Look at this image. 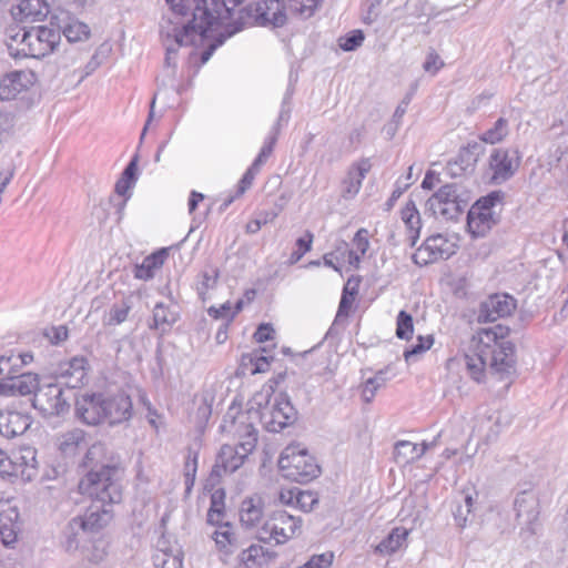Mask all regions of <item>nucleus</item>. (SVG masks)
<instances>
[{"instance_id": "ea45409f", "label": "nucleus", "mask_w": 568, "mask_h": 568, "mask_svg": "<svg viewBox=\"0 0 568 568\" xmlns=\"http://www.w3.org/2000/svg\"><path fill=\"white\" fill-rule=\"evenodd\" d=\"M509 133L508 120L499 118L493 125V128L486 130L480 136V141L489 144H496L501 142Z\"/></svg>"}, {"instance_id": "4d7b16f0", "label": "nucleus", "mask_w": 568, "mask_h": 568, "mask_svg": "<svg viewBox=\"0 0 568 568\" xmlns=\"http://www.w3.org/2000/svg\"><path fill=\"white\" fill-rule=\"evenodd\" d=\"M292 8L305 17H311L323 0H291Z\"/></svg>"}, {"instance_id": "e2e57ef3", "label": "nucleus", "mask_w": 568, "mask_h": 568, "mask_svg": "<svg viewBox=\"0 0 568 568\" xmlns=\"http://www.w3.org/2000/svg\"><path fill=\"white\" fill-rule=\"evenodd\" d=\"M12 465V456H8L6 452L0 449V476L11 477L14 470Z\"/></svg>"}, {"instance_id": "680f3d73", "label": "nucleus", "mask_w": 568, "mask_h": 568, "mask_svg": "<svg viewBox=\"0 0 568 568\" xmlns=\"http://www.w3.org/2000/svg\"><path fill=\"white\" fill-rule=\"evenodd\" d=\"M257 172L258 171L254 170L251 166L246 170L243 178L239 182L236 196L242 195L248 187H251Z\"/></svg>"}, {"instance_id": "9b49d317", "label": "nucleus", "mask_w": 568, "mask_h": 568, "mask_svg": "<svg viewBox=\"0 0 568 568\" xmlns=\"http://www.w3.org/2000/svg\"><path fill=\"white\" fill-rule=\"evenodd\" d=\"M32 405L44 416H60L70 408L62 386L57 383L41 385L33 396Z\"/></svg>"}, {"instance_id": "de8ad7c7", "label": "nucleus", "mask_w": 568, "mask_h": 568, "mask_svg": "<svg viewBox=\"0 0 568 568\" xmlns=\"http://www.w3.org/2000/svg\"><path fill=\"white\" fill-rule=\"evenodd\" d=\"M364 34L361 30H354L345 37L339 38L338 43L342 50L353 51L362 45Z\"/></svg>"}, {"instance_id": "473e14b6", "label": "nucleus", "mask_w": 568, "mask_h": 568, "mask_svg": "<svg viewBox=\"0 0 568 568\" xmlns=\"http://www.w3.org/2000/svg\"><path fill=\"white\" fill-rule=\"evenodd\" d=\"M409 531L405 527H395L376 547L375 551L381 555H392L397 551L406 541Z\"/></svg>"}, {"instance_id": "4c0bfd02", "label": "nucleus", "mask_w": 568, "mask_h": 568, "mask_svg": "<svg viewBox=\"0 0 568 568\" xmlns=\"http://www.w3.org/2000/svg\"><path fill=\"white\" fill-rule=\"evenodd\" d=\"M419 446L407 440L397 442L395 445L394 456L398 464H409L418 460Z\"/></svg>"}, {"instance_id": "20e7f679", "label": "nucleus", "mask_w": 568, "mask_h": 568, "mask_svg": "<svg viewBox=\"0 0 568 568\" xmlns=\"http://www.w3.org/2000/svg\"><path fill=\"white\" fill-rule=\"evenodd\" d=\"M278 468L288 480L306 484L317 478L321 467L306 449L300 446H287L280 455Z\"/></svg>"}, {"instance_id": "864d4df0", "label": "nucleus", "mask_w": 568, "mask_h": 568, "mask_svg": "<svg viewBox=\"0 0 568 568\" xmlns=\"http://www.w3.org/2000/svg\"><path fill=\"white\" fill-rule=\"evenodd\" d=\"M445 65L442 58L436 53L435 50H430L427 55L426 60L423 63V69L425 72L430 74H436Z\"/></svg>"}, {"instance_id": "ddd939ff", "label": "nucleus", "mask_w": 568, "mask_h": 568, "mask_svg": "<svg viewBox=\"0 0 568 568\" xmlns=\"http://www.w3.org/2000/svg\"><path fill=\"white\" fill-rule=\"evenodd\" d=\"M520 156L517 150L495 149L489 156V168L493 181L503 183L509 180L518 170Z\"/></svg>"}, {"instance_id": "603ef678", "label": "nucleus", "mask_w": 568, "mask_h": 568, "mask_svg": "<svg viewBox=\"0 0 568 568\" xmlns=\"http://www.w3.org/2000/svg\"><path fill=\"white\" fill-rule=\"evenodd\" d=\"M17 367L14 356H0V381L12 378L17 373Z\"/></svg>"}, {"instance_id": "2f4dec72", "label": "nucleus", "mask_w": 568, "mask_h": 568, "mask_svg": "<svg viewBox=\"0 0 568 568\" xmlns=\"http://www.w3.org/2000/svg\"><path fill=\"white\" fill-rule=\"evenodd\" d=\"M494 212H479L478 209H470L467 216V226L475 236H484L495 224Z\"/></svg>"}, {"instance_id": "69168bd1", "label": "nucleus", "mask_w": 568, "mask_h": 568, "mask_svg": "<svg viewBox=\"0 0 568 568\" xmlns=\"http://www.w3.org/2000/svg\"><path fill=\"white\" fill-rule=\"evenodd\" d=\"M207 313L213 318H225L229 322V317L232 313L231 303L226 302L222 304L220 307L211 306L207 310Z\"/></svg>"}, {"instance_id": "79ce46f5", "label": "nucleus", "mask_w": 568, "mask_h": 568, "mask_svg": "<svg viewBox=\"0 0 568 568\" xmlns=\"http://www.w3.org/2000/svg\"><path fill=\"white\" fill-rule=\"evenodd\" d=\"M240 423L243 427V433L239 434L240 442L236 446L248 456V454H251L256 446L258 433L251 423H245L243 420Z\"/></svg>"}, {"instance_id": "c756f323", "label": "nucleus", "mask_w": 568, "mask_h": 568, "mask_svg": "<svg viewBox=\"0 0 568 568\" xmlns=\"http://www.w3.org/2000/svg\"><path fill=\"white\" fill-rule=\"evenodd\" d=\"M402 220L407 229V240L414 246L419 237L422 226L419 212L413 201H408L402 210Z\"/></svg>"}, {"instance_id": "f257e3e1", "label": "nucleus", "mask_w": 568, "mask_h": 568, "mask_svg": "<svg viewBox=\"0 0 568 568\" xmlns=\"http://www.w3.org/2000/svg\"><path fill=\"white\" fill-rule=\"evenodd\" d=\"M105 447L95 443L85 453L83 466L89 468L87 475L79 481V491L91 498L84 516H78L70 523L72 528L79 527L84 531H98L113 518L112 505L122 499L120 485L121 469L115 465L103 464Z\"/></svg>"}, {"instance_id": "774afa93", "label": "nucleus", "mask_w": 568, "mask_h": 568, "mask_svg": "<svg viewBox=\"0 0 568 568\" xmlns=\"http://www.w3.org/2000/svg\"><path fill=\"white\" fill-rule=\"evenodd\" d=\"M278 129L272 128L270 135L266 138L264 145L261 149L262 155L270 156L273 152L274 145L278 138Z\"/></svg>"}, {"instance_id": "e433bc0d", "label": "nucleus", "mask_w": 568, "mask_h": 568, "mask_svg": "<svg viewBox=\"0 0 568 568\" xmlns=\"http://www.w3.org/2000/svg\"><path fill=\"white\" fill-rule=\"evenodd\" d=\"M389 366L379 369L374 377L368 378L362 388V398L365 403H371L375 397L376 392L383 387L388 381L386 374Z\"/></svg>"}, {"instance_id": "3c124183", "label": "nucleus", "mask_w": 568, "mask_h": 568, "mask_svg": "<svg viewBox=\"0 0 568 568\" xmlns=\"http://www.w3.org/2000/svg\"><path fill=\"white\" fill-rule=\"evenodd\" d=\"M473 506V498L471 496L465 497V505H459L454 510V518L456 521V525L460 528H464L467 524V517L471 511Z\"/></svg>"}, {"instance_id": "7c9ffc66", "label": "nucleus", "mask_w": 568, "mask_h": 568, "mask_svg": "<svg viewBox=\"0 0 568 568\" xmlns=\"http://www.w3.org/2000/svg\"><path fill=\"white\" fill-rule=\"evenodd\" d=\"M59 450L67 457L74 456L85 446V433L82 429L74 428L62 434L58 439Z\"/></svg>"}, {"instance_id": "412c9836", "label": "nucleus", "mask_w": 568, "mask_h": 568, "mask_svg": "<svg viewBox=\"0 0 568 568\" xmlns=\"http://www.w3.org/2000/svg\"><path fill=\"white\" fill-rule=\"evenodd\" d=\"M31 425L29 415L11 410H0V435L6 438H14L27 432Z\"/></svg>"}, {"instance_id": "5701e85b", "label": "nucleus", "mask_w": 568, "mask_h": 568, "mask_svg": "<svg viewBox=\"0 0 568 568\" xmlns=\"http://www.w3.org/2000/svg\"><path fill=\"white\" fill-rule=\"evenodd\" d=\"M58 31L67 38L69 42H81L90 38L91 30L84 22L69 16L68 12H62L55 16Z\"/></svg>"}, {"instance_id": "f3484780", "label": "nucleus", "mask_w": 568, "mask_h": 568, "mask_svg": "<svg viewBox=\"0 0 568 568\" xmlns=\"http://www.w3.org/2000/svg\"><path fill=\"white\" fill-rule=\"evenodd\" d=\"M103 407H105V418L110 425L121 424L132 417V400L124 392L104 397Z\"/></svg>"}, {"instance_id": "aec40b11", "label": "nucleus", "mask_w": 568, "mask_h": 568, "mask_svg": "<svg viewBox=\"0 0 568 568\" xmlns=\"http://www.w3.org/2000/svg\"><path fill=\"white\" fill-rule=\"evenodd\" d=\"M12 464L14 467L12 476H20L26 481L33 480L38 475L39 467L37 449L30 446L21 447L13 453Z\"/></svg>"}, {"instance_id": "49530a36", "label": "nucleus", "mask_w": 568, "mask_h": 568, "mask_svg": "<svg viewBox=\"0 0 568 568\" xmlns=\"http://www.w3.org/2000/svg\"><path fill=\"white\" fill-rule=\"evenodd\" d=\"M263 556H264V550H263L262 546L251 545L248 548L244 549L241 552L240 559L243 564H245L248 567L250 564L262 565Z\"/></svg>"}, {"instance_id": "a211bd4d", "label": "nucleus", "mask_w": 568, "mask_h": 568, "mask_svg": "<svg viewBox=\"0 0 568 568\" xmlns=\"http://www.w3.org/2000/svg\"><path fill=\"white\" fill-rule=\"evenodd\" d=\"M39 377L33 373H22L12 378L0 381V395L3 396H26L36 394L40 388Z\"/></svg>"}, {"instance_id": "393cba45", "label": "nucleus", "mask_w": 568, "mask_h": 568, "mask_svg": "<svg viewBox=\"0 0 568 568\" xmlns=\"http://www.w3.org/2000/svg\"><path fill=\"white\" fill-rule=\"evenodd\" d=\"M29 85L28 75L23 71H12L0 78V101L14 99Z\"/></svg>"}, {"instance_id": "338daca9", "label": "nucleus", "mask_w": 568, "mask_h": 568, "mask_svg": "<svg viewBox=\"0 0 568 568\" xmlns=\"http://www.w3.org/2000/svg\"><path fill=\"white\" fill-rule=\"evenodd\" d=\"M45 335L49 337L51 343H60L68 338V329L65 326L51 327L47 331Z\"/></svg>"}, {"instance_id": "72a5a7b5", "label": "nucleus", "mask_w": 568, "mask_h": 568, "mask_svg": "<svg viewBox=\"0 0 568 568\" xmlns=\"http://www.w3.org/2000/svg\"><path fill=\"white\" fill-rule=\"evenodd\" d=\"M349 282L346 284V286L343 290V294L341 297V302L338 305L337 314L335 316L333 325L327 331L325 338H328L333 335L335 327L343 321L346 320L349 315L351 307L353 305V302L355 300V295L357 294V290L354 287L349 290Z\"/></svg>"}, {"instance_id": "37998d69", "label": "nucleus", "mask_w": 568, "mask_h": 568, "mask_svg": "<svg viewBox=\"0 0 568 568\" xmlns=\"http://www.w3.org/2000/svg\"><path fill=\"white\" fill-rule=\"evenodd\" d=\"M452 253L448 251H415L410 258L418 266H427L438 260H448Z\"/></svg>"}, {"instance_id": "f03ea898", "label": "nucleus", "mask_w": 568, "mask_h": 568, "mask_svg": "<svg viewBox=\"0 0 568 568\" xmlns=\"http://www.w3.org/2000/svg\"><path fill=\"white\" fill-rule=\"evenodd\" d=\"M245 0H166L172 11L181 17L191 16L183 31L176 32L178 42H195L197 37L201 42L215 39L213 31L220 27H231L241 21L235 19L236 8Z\"/></svg>"}, {"instance_id": "a18cd8bd", "label": "nucleus", "mask_w": 568, "mask_h": 568, "mask_svg": "<svg viewBox=\"0 0 568 568\" xmlns=\"http://www.w3.org/2000/svg\"><path fill=\"white\" fill-rule=\"evenodd\" d=\"M434 344V338L432 335L422 336L419 335L417 337L416 344L410 346L409 348H406L404 351V358L408 363L412 358L425 353L427 349H429Z\"/></svg>"}, {"instance_id": "4be33fe9", "label": "nucleus", "mask_w": 568, "mask_h": 568, "mask_svg": "<svg viewBox=\"0 0 568 568\" xmlns=\"http://www.w3.org/2000/svg\"><path fill=\"white\" fill-rule=\"evenodd\" d=\"M49 12V4L45 0H21L11 9L12 18L19 22L42 21Z\"/></svg>"}, {"instance_id": "0e129e2a", "label": "nucleus", "mask_w": 568, "mask_h": 568, "mask_svg": "<svg viewBox=\"0 0 568 568\" xmlns=\"http://www.w3.org/2000/svg\"><path fill=\"white\" fill-rule=\"evenodd\" d=\"M274 328L271 324H261L254 333V338L258 343H264L274 338Z\"/></svg>"}, {"instance_id": "7ed1b4c3", "label": "nucleus", "mask_w": 568, "mask_h": 568, "mask_svg": "<svg viewBox=\"0 0 568 568\" xmlns=\"http://www.w3.org/2000/svg\"><path fill=\"white\" fill-rule=\"evenodd\" d=\"M507 326L497 324L481 328L471 341V347L464 356L467 373L477 383L485 379L486 368L494 374H510L515 369V346L506 341Z\"/></svg>"}, {"instance_id": "bb28decb", "label": "nucleus", "mask_w": 568, "mask_h": 568, "mask_svg": "<svg viewBox=\"0 0 568 568\" xmlns=\"http://www.w3.org/2000/svg\"><path fill=\"white\" fill-rule=\"evenodd\" d=\"M263 519V501L261 497L245 498L240 508V521L246 528H253Z\"/></svg>"}, {"instance_id": "6e6552de", "label": "nucleus", "mask_w": 568, "mask_h": 568, "mask_svg": "<svg viewBox=\"0 0 568 568\" xmlns=\"http://www.w3.org/2000/svg\"><path fill=\"white\" fill-rule=\"evenodd\" d=\"M467 203L457 194L456 184L443 185L426 202V211L436 217L455 220L465 210Z\"/></svg>"}, {"instance_id": "6ab92c4d", "label": "nucleus", "mask_w": 568, "mask_h": 568, "mask_svg": "<svg viewBox=\"0 0 568 568\" xmlns=\"http://www.w3.org/2000/svg\"><path fill=\"white\" fill-rule=\"evenodd\" d=\"M371 168L372 164L368 159H362L349 166L341 184V196L344 200H352L358 194L363 180Z\"/></svg>"}, {"instance_id": "423d86ee", "label": "nucleus", "mask_w": 568, "mask_h": 568, "mask_svg": "<svg viewBox=\"0 0 568 568\" xmlns=\"http://www.w3.org/2000/svg\"><path fill=\"white\" fill-rule=\"evenodd\" d=\"M246 19L262 27L280 28L286 23V8L283 0H262L239 10L241 24Z\"/></svg>"}, {"instance_id": "a878e982", "label": "nucleus", "mask_w": 568, "mask_h": 568, "mask_svg": "<svg viewBox=\"0 0 568 568\" xmlns=\"http://www.w3.org/2000/svg\"><path fill=\"white\" fill-rule=\"evenodd\" d=\"M168 251H153L150 255L145 256L142 262L134 264V277L142 281L152 280L155 272L163 266Z\"/></svg>"}, {"instance_id": "cd10ccee", "label": "nucleus", "mask_w": 568, "mask_h": 568, "mask_svg": "<svg viewBox=\"0 0 568 568\" xmlns=\"http://www.w3.org/2000/svg\"><path fill=\"white\" fill-rule=\"evenodd\" d=\"M220 271L214 265H206L197 275L195 284L196 293L202 302L210 298V291L214 290L217 285Z\"/></svg>"}, {"instance_id": "dca6fc26", "label": "nucleus", "mask_w": 568, "mask_h": 568, "mask_svg": "<svg viewBox=\"0 0 568 568\" xmlns=\"http://www.w3.org/2000/svg\"><path fill=\"white\" fill-rule=\"evenodd\" d=\"M88 359L84 356H74L58 365L55 375L70 389L84 385L88 376Z\"/></svg>"}, {"instance_id": "c85d7f7f", "label": "nucleus", "mask_w": 568, "mask_h": 568, "mask_svg": "<svg viewBox=\"0 0 568 568\" xmlns=\"http://www.w3.org/2000/svg\"><path fill=\"white\" fill-rule=\"evenodd\" d=\"M160 554H156L154 565L159 568H183L182 551L179 547H165V540L161 539L158 542Z\"/></svg>"}, {"instance_id": "39448f33", "label": "nucleus", "mask_w": 568, "mask_h": 568, "mask_svg": "<svg viewBox=\"0 0 568 568\" xmlns=\"http://www.w3.org/2000/svg\"><path fill=\"white\" fill-rule=\"evenodd\" d=\"M21 48L12 51V44L9 45L10 55L13 58L30 57L40 59L52 53L60 42V31L45 26L33 27L21 34Z\"/></svg>"}, {"instance_id": "58836bf2", "label": "nucleus", "mask_w": 568, "mask_h": 568, "mask_svg": "<svg viewBox=\"0 0 568 568\" xmlns=\"http://www.w3.org/2000/svg\"><path fill=\"white\" fill-rule=\"evenodd\" d=\"M130 311L131 305L129 301L122 300L118 303H114L103 317L104 325L115 326L123 323L128 318Z\"/></svg>"}, {"instance_id": "1a4fd4ad", "label": "nucleus", "mask_w": 568, "mask_h": 568, "mask_svg": "<svg viewBox=\"0 0 568 568\" xmlns=\"http://www.w3.org/2000/svg\"><path fill=\"white\" fill-rule=\"evenodd\" d=\"M301 526V518H296L285 511H278L272 519L264 523L257 532V538L263 542L275 540L276 544H283L295 536L300 531Z\"/></svg>"}, {"instance_id": "bf43d9fd", "label": "nucleus", "mask_w": 568, "mask_h": 568, "mask_svg": "<svg viewBox=\"0 0 568 568\" xmlns=\"http://www.w3.org/2000/svg\"><path fill=\"white\" fill-rule=\"evenodd\" d=\"M224 498H225V493L222 489H216L211 495V505L209 508L211 518L214 516L213 514L217 513V510L224 513Z\"/></svg>"}, {"instance_id": "13d9d810", "label": "nucleus", "mask_w": 568, "mask_h": 568, "mask_svg": "<svg viewBox=\"0 0 568 568\" xmlns=\"http://www.w3.org/2000/svg\"><path fill=\"white\" fill-rule=\"evenodd\" d=\"M497 202H500V195L495 192L480 199L473 209H478L479 212H494L493 209Z\"/></svg>"}, {"instance_id": "09e8293b", "label": "nucleus", "mask_w": 568, "mask_h": 568, "mask_svg": "<svg viewBox=\"0 0 568 568\" xmlns=\"http://www.w3.org/2000/svg\"><path fill=\"white\" fill-rule=\"evenodd\" d=\"M295 503L304 511H311L318 503L317 497L312 491L295 490Z\"/></svg>"}, {"instance_id": "4468645a", "label": "nucleus", "mask_w": 568, "mask_h": 568, "mask_svg": "<svg viewBox=\"0 0 568 568\" xmlns=\"http://www.w3.org/2000/svg\"><path fill=\"white\" fill-rule=\"evenodd\" d=\"M246 457L247 455L237 446L222 445L210 474L211 480H219L225 475L233 474L244 464Z\"/></svg>"}, {"instance_id": "c9c22d12", "label": "nucleus", "mask_w": 568, "mask_h": 568, "mask_svg": "<svg viewBox=\"0 0 568 568\" xmlns=\"http://www.w3.org/2000/svg\"><path fill=\"white\" fill-rule=\"evenodd\" d=\"M213 539L220 550L232 554L236 548V537L230 523H224L213 534Z\"/></svg>"}, {"instance_id": "8fccbe9b", "label": "nucleus", "mask_w": 568, "mask_h": 568, "mask_svg": "<svg viewBox=\"0 0 568 568\" xmlns=\"http://www.w3.org/2000/svg\"><path fill=\"white\" fill-rule=\"evenodd\" d=\"M333 552H324L321 555L312 556L308 561L298 568H329L333 564Z\"/></svg>"}, {"instance_id": "9d476101", "label": "nucleus", "mask_w": 568, "mask_h": 568, "mask_svg": "<svg viewBox=\"0 0 568 568\" xmlns=\"http://www.w3.org/2000/svg\"><path fill=\"white\" fill-rule=\"evenodd\" d=\"M261 418L268 432L278 433L296 422L297 410L285 393H278L271 407L262 412Z\"/></svg>"}, {"instance_id": "6e6d98bb", "label": "nucleus", "mask_w": 568, "mask_h": 568, "mask_svg": "<svg viewBox=\"0 0 568 568\" xmlns=\"http://www.w3.org/2000/svg\"><path fill=\"white\" fill-rule=\"evenodd\" d=\"M383 0H367L366 9L363 14V21L367 24H371L377 20L381 13Z\"/></svg>"}, {"instance_id": "a19ab883", "label": "nucleus", "mask_w": 568, "mask_h": 568, "mask_svg": "<svg viewBox=\"0 0 568 568\" xmlns=\"http://www.w3.org/2000/svg\"><path fill=\"white\" fill-rule=\"evenodd\" d=\"M178 320V315L172 312L164 303H158L153 308V325L150 327L162 328L165 331Z\"/></svg>"}, {"instance_id": "0eeeda50", "label": "nucleus", "mask_w": 568, "mask_h": 568, "mask_svg": "<svg viewBox=\"0 0 568 568\" xmlns=\"http://www.w3.org/2000/svg\"><path fill=\"white\" fill-rule=\"evenodd\" d=\"M186 23H187V21L182 22L181 26L179 27L178 26L179 22H176L174 27L168 28V29H165L164 26H161V36H162L163 44L166 50V54H165V65L166 67H173V68L175 67V64H176L175 55L178 53V49L182 45H194V47H204L205 45L206 47L205 50H203L200 54L201 64H204L210 60L213 52L220 45H222L224 42V38L222 36H220L217 39L204 40L203 42H201L197 37H194L195 42L187 41V42L180 43V42H178L175 34H176V32L183 31V27Z\"/></svg>"}, {"instance_id": "052dcab7", "label": "nucleus", "mask_w": 568, "mask_h": 568, "mask_svg": "<svg viewBox=\"0 0 568 568\" xmlns=\"http://www.w3.org/2000/svg\"><path fill=\"white\" fill-rule=\"evenodd\" d=\"M0 537L4 546H11L17 541V531L12 524L0 525Z\"/></svg>"}, {"instance_id": "f704fd0d", "label": "nucleus", "mask_w": 568, "mask_h": 568, "mask_svg": "<svg viewBox=\"0 0 568 568\" xmlns=\"http://www.w3.org/2000/svg\"><path fill=\"white\" fill-rule=\"evenodd\" d=\"M483 152L480 144L474 142L462 148L456 156L455 164L460 166L464 172L471 171L478 161V156Z\"/></svg>"}, {"instance_id": "b1692460", "label": "nucleus", "mask_w": 568, "mask_h": 568, "mask_svg": "<svg viewBox=\"0 0 568 568\" xmlns=\"http://www.w3.org/2000/svg\"><path fill=\"white\" fill-rule=\"evenodd\" d=\"M514 509L517 518H521L526 524L534 523L539 516L537 495L529 488L520 490L514 500Z\"/></svg>"}, {"instance_id": "c03bdc74", "label": "nucleus", "mask_w": 568, "mask_h": 568, "mask_svg": "<svg viewBox=\"0 0 568 568\" xmlns=\"http://www.w3.org/2000/svg\"><path fill=\"white\" fill-rule=\"evenodd\" d=\"M414 333L413 317L406 311H400L396 318V336L399 339H409Z\"/></svg>"}, {"instance_id": "2eb2a0df", "label": "nucleus", "mask_w": 568, "mask_h": 568, "mask_svg": "<svg viewBox=\"0 0 568 568\" xmlns=\"http://www.w3.org/2000/svg\"><path fill=\"white\" fill-rule=\"evenodd\" d=\"M516 308V301L507 294H495L481 302L478 313L479 323H491L509 316Z\"/></svg>"}, {"instance_id": "5fc2aeb1", "label": "nucleus", "mask_w": 568, "mask_h": 568, "mask_svg": "<svg viewBox=\"0 0 568 568\" xmlns=\"http://www.w3.org/2000/svg\"><path fill=\"white\" fill-rule=\"evenodd\" d=\"M197 470V454H189L184 465V477L187 489L193 486Z\"/></svg>"}, {"instance_id": "f8f14e48", "label": "nucleus", "mask_w": 568, "mask_h": 568, "mask_svg": "<svg viewBox=\"0 0 568 568\" xmlns=\"http://www.w3.org/2000/svg\"><path fill=\"white\" fill-rule=\"evenodd\" d=\"M103 395L84 393L75 398V417L83 424L95 426L104 422Z\"/></svg>"}]
</instances>
